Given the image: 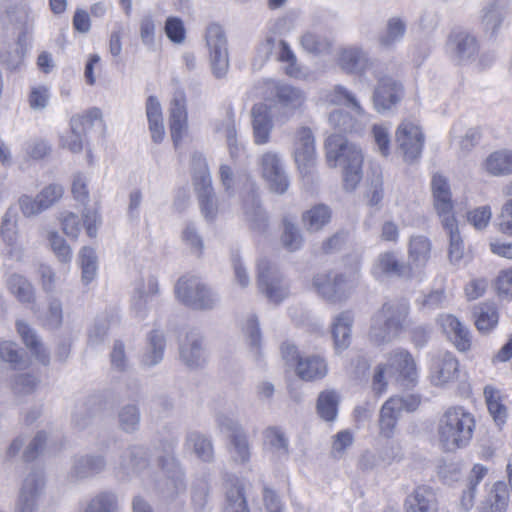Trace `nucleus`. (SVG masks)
Returning a JSON list of instances; mask_svg holds the SVG:
<instances>
[{
	"label": "nucleus",
	"mask_w": 512,
	"mask_h": 512,
	"mask_svg": "<svg viewBox=\"0 0 512 512\" xmlns=\"http://www.w3.org/2000/svg\"><path fill=\"white\" fill-rule=\"evenodd\" d=\"M326 158L329 166L343 167V182L346 191H354L362 179L363 154L361 149L348 142L340 134L330 135L326 142Z\"/></svg>",
	"instance_id": "nucleus-1"
},
{
	"label": "nucleus",
	"mask_w": 512,
	"mask_h": 512,
	"mask_svg": "<svg viewBox=\"0 0 512 512\" xmlns=\"http://www.w3.org/2000/svg\"><path fill=\"white\" fill-rule=\"evenodd\" d=\"M475 420L463 407H450L439 421V440L444 446L462 448L473 436Z\"/></svg>",
	"instance_id": "nucleus-2"
},
{
	"label": "nucleus",
	"mask_w": 512,
	"mask_h": 512,
	"mask_svg": "<svg viewBox=\"0 0 512 512\" xmlns=\"http://www.w3.org/2000/svg\"><path fill=\"white\" fill-rule=\"evenodd\" d=\"M409 308L406 304L384 303L372 318L369 339L375 345H384L395 340L404 328Z\"/></svg>",
	"instance_id": "nucleus-3"
},
{
	"label": "nucleus",
	"mask_w": 512,
	"mask_h": 512,
	"mask_svg": "<svg viewBox=\"0 0 512 512\" xmlns=\"http://www.w3.org/2000/svg\"><path fill=\"white\" fill-rule=\"evenodd\" d=\"M175 295L184 305L196 310L213 309L219 300L217 294L197 277L179 278Z\"/></svg>",
	"instance_id": "nucleus-4"
},
{
	"label": "nucleus",
	"mask_w": 512,
	"mask_h": 512,
	"mask_svg": "<svg viewBox=\"0 0 512 512\" xmlns=\"http://www.w3.org/2000/svg\"><path fill=\"white\" fill-rule=\"evenodd\" d=\"M163 475L156 482L158 494L165 500H174L186 491L184 473L171 451L159 457Z\"/></svg>",
	"instance_id": "nucleus-5"
},
{
	"label": "nucleus",
	"mask_w": 512,
	"mask_h": 512,
	"mask_svg": "<svg viewBox=\"0 0 512 512\" xmlns=\"http://www.w3.org/2000/svg\"><path fill=\"white\" fill-rule=\"evenodd\" d=\"M257 284L266 298L275 304L282 302L289 294V285L279 268L267 259L257 264Z\"/></svg>",
	"instance_id": "nucleus-6"
},
{
	"label": "nucleus",
	"mask_w": 512,
	"mask_h": 512,
	"mask_svg": "<svg viewBox=\"0 0 512 512\" xmlns=\"http://www.w3.org/2000/svg\"><path fill=\"white\" fill-rule=\"evenodd\" d=\"M206 44L209 50L212 73L223 78L229 68L227 39L221 26L211 24L206 31Z\"/></svg>",
	"instance_id": "nucleus-7"
},
{
	"label": "nucleus",
	"mask_w": 512,
	"mask_h": 512,
	"mask_svg": "<svg viewBox=\"0 0 512 512\" xmlns=\"http://www.w3.org/2000/svg\"><path fill=\"white\" fill-rule=\"evenodd\" d=\"M377 85L373 92V105L379 113L396 107L404 97L403 84L390 75H376Z\"/></svg>",
	"instance_id": "nucleus-8"
},
{
	"label": "nucleus",
	"mask_w": 512,
	"mask_h": 512,
	"mask_svg": "<svg viewBox=\"0 0 512 512\" xmlns=\"http://www.w3.org/2000/svg\"><path fill=\"white\" fill-rule=\"evenodd\" d=\"M395 140L405 162L413 163L420 158L425 137L418 125L403 121L396 130Z\"/></svg>",
	"instance_id": "nucleus-9"
},
{
	"label": "nucleus",
	"mask_w": 512,
	"mask_h": 512,
	"mask_svg": "<svg viewBox=\"0 0 512 512\" xmlns=\"http://www.w3.org/2000/svg\"><path fill=\"white\" fill-rule=\"evenodd\" d=\"M388 376L395 378L404 387L414 385L417 378L416 363L409 351L397 348L387 356Z\"/></svg>",
	"instance_id": "nucleus-10"
},
{
	"label": "nucleus",
	"mask_w": 512,
	"mask_h": 512,
	"mask_svg": "<svg viewBox=\"0 0 512 512\" xmlns=\"http://www.w3.org/2000/svg\"><path fill=\"white\" fill-rule=\"evenodd\" d=\"M372 274L377 279L400 278L412 279L416 276V271L412 265L400 260L394 251L380 253L373 266Z\"/></svg>",
	"instance_id": "nucleus-11"
},
{
	"label": "nucleus",
	"mask_w": 512,
	"mask_h": 512,
	"mask_svg": "<svg viewBox=\"0 0 512 512\" xmlns=\"http://www.w3.org/2000/svg\"><path fill=\"white\" fill-rule=\"evenodd\" d=\"M259 165L270 191L280 195L284 194L288 190L290 181L279 155L268 151L260 157Z\"/></svg>",
	"instance_id": "nucleus-12"
},
{
	"label": "nucleus",
	"mask_w": 512,
	"mask_h": 512,
	"mask_svg": "<svg viewBox=\"0 0 512 512\" xmlns=\"http://www.w3.org/2000/svg\"><path fill=\"white\" fill-rule=\"evenodd\" d=\"M96 114L93 110L76 115L70 120V132L62 137V146L73 153L82 151L87 135L93 130Z\"/></svg>",
	"instance_id": "nucleus-13"
},
{
	"label": "nucleus",
	"mask_w": 512,
	"mask_h": 512,
	"mask_svg": "<svg viewBox=\"0 0 512 512\" xmlns=\"http://www.w3.org/2000/svg\"><path fill=\"white\" fill-rule=\"evenodd\" d=\"M274 106L288 119L301 109L306 101L305 92L286 83H276L272 90Z\"/></svg>",
	"instance_id": "nucleus-14"
},
{
	"label": "nucleus",
	"mask_w": 512,
	"mask_h": 512,
	"mask_svg": "<svg viewBox=\"0 0 512 512\" xmlns=\"http://www.w3.org/2000/svg\"><path fill=\"white\" fill-rule=\"evenodd\" d=\"M194 186L202 215L206 220L213 221L216 218L218 206L212 187L211 175L206 165L194 174Z\"/></svg>",
	"instance_id": "nucleus-15"
},
{
	"label": "nucleus",
	"mask_w": 512,
	"mask_h": 512,
	"mask_svg": "<svg viewBox=\"0 0 512 512\" xmlns=\"http://www.w3.org/2000/svg\"><path fill=\"white\" fill-rule=\"evenodd\" d=\"M318 295L330 303H338L347 298L346 278L342 274L322 273L313 279Z\"/></svg>",
	"instance_id": "nucleus-16"
},
{
	"label": "nucleus",
	"mask_w": 512,
	"mask_h": 512,
	"mask_svg": "<svg viewBox=\"0 0 512 512\" xmlns=\"http://www.w3.org/2000/svg\"><path fill=\"white\" fill-rule=\"evenodd\" d=\"M63 193L62 186L50 184L43 188L35 199L27 195L22 196L19 200L20 209L25 216L37 215L58 202Z\"/></svg>",
	"instance_id": "nucleus-17"
},
{
	"label": "nucleus",
	"mask_w": 512,
	"mask_h": 512,
	"mask_svg": "<svg viewBox=\"0 0 512 512\" xmlns=\"http://www.w3.org/2000/svg\"><path fill=\"white\" fill-rule=\"evenodd\" d=\"M169 128L171 138L175 146L182 140L184 131L187 128V101L182 88L176 87L170 103Z\"/></svg>",
	"instance_id": "nucleus-18"
},
{
	"label": "nucleus",
	"mask_w": 512,
	"mask_h": 512,
	"mask_svg": "<svg viewBox=\"0 0 512 512\" xmlns=\"http://www.w3.org/2000/svg\"><path fill=\"white\" fill-rule=\"evenodd\" d=\"M179 357L189 369L203 368L207 362L203 338L196 332H189L179 345Z\"/></svg>",
	"instance_id": "nucleus-19"
},
{
	"label": "nucleus",
	"mask_w": 512,
	"mask_h": 512,
	"mask_svg": "<svg viewBox=\"0 0 512 512\" xmlns=\"http://www.w3.org/2000/svg\"><path fill=\"white\" fill-rule=\"evenodd\" d=\"M447 45L453 59L460 64L473 61L479 52L477 39L466 31L451 33Z\"/></svg>",
	"instance_id": "nucleus-20"
},
{
	"label": "nucleus",
	"mask_w": 512,
	"mask_h": 512,
	"mask_svg": "<svg viewBox=\"0 0 512 512\" xmlns=\"http://www.w3.org/2000/svg\"><path fill=\"white\" fill-rule=\"evenodd\" d=\"M244 220L249 228L259 234H264L268 229V216L262 208L259 194L253 187L243 200Z\"/></svg>",
	"instance_id": "nucleus-21"
},
{
	"label": "nucleus",
	"mask_w": 512,
	"mask_h": 512,
	"mask_svg": "<svg viewBox=\"0 0 512 512\" xmlns=\"http://www.w3.org/2000/svg\"><path fill=\"white\" fill-rule=\"evenodd\" d=\"M295 162L303 175H308L315 164V146L312 131L301 127L297 133L294 152Z\"/></svg>",
	"instance_id": "nucleus-22"
},
{
	"label": "nucleus",
	"mask_w": 512,
	"mask_h": 512,
	"mask_svg": "<svg viewBox=\"0 0 512 512\" xmlns=\"http://www.w3.org/2000/svg\"><path fill=\"white\" fill-rule=\"evenodd\" d=\"M438 322L447 338L459 351L465 352L470 349V332L455 316L451 314L441 315Z\"/></svg>",
	"instance_id": "nucleus-23"
},
{
	"label": "nucleus",
	"mask_w": 512,
	"mask_h": 512,
	"mask_svg": "<svg viewBox=\"0 0 512 512\" xmlns=\"http://www.w3.org/2000/svg\"><path fill=\"white\" fill-rule=\"evenodd\" d=\"M431 189L434 207L441 218V223H444L445 218H455L448 180L442 175L435 174L432 178Z\"/></svg>",
	"instance_id": "nucleus-24"
},
{
	"label": "nucleus",
	"mask_w": 512,
	"mask_h": 512,
	"mask_svg": "<svg viewBox=\"0 0 512 512\" xmlns=\"http://www.w3.org/2000/svg\"><path fill=\"white\" fill-rule=\"evenodd\" d=\"M217 427L229 444L234 448H249V440L245 429L233 417L225 413H217L215 417Z\"/></svg>",
	"instance_id": "nucleus-25"
},
{
	"label": "nucleus",
	"mask_w": 512,
	"mask_h": 512,
	"mask_svg": "<svg viewBox=\"0 0 512 512\" xmlns=\"http://www.w3.org/2000/svg\"><path fill=\"white\" fill-rule=\"evenodd\" d=\"M459 363L450 352H445L434 358L431 367V382L435 386H442L454 380L458 374Z\"/></svg>",
	"instance_id": "nucleus-26"
},
{
	"label": "nucleus",
	"mask_w": 512,
	"mask_h": 512,
	"mask_svg": "<svg viewBox=\"0 0 512 512\" xmlns=\"http://www.w3.org/2000/svg\"><path fill=\"white\" fill-rule=\"evenodd\" d=\"M166 338L161 330L155 329L148 333L146 346L140 357V365L143 368H152L164 358Z\"/></svg>",
	"instance_id": "nucleus-27"
},
{
	"label": "nucleus",
	"mask_w": 512,
	"mask_h": 512,
	"mask_svg": "<svg viewBox=\"0 0 512 512\" xmlns=\"http://www.w3.org/2000/svg\"><path fill=\"white\" fill-rule=\"evenodd\" d=\"M406 512H438L434 490L426 485L418 486L405 500Z\"/></svg>",
	"instance_id": "nucleus-28"
},
{
	"label": "nucleus",
	"mask_w": 512,
	"mask_h": 512,
	"mask_svg": "<svg viewBox=\"0 0 512 512\" xmlns=\"http://www.w3.org/2000/svg\"><path fill=\"white\" fill-rule=\"evenodd\" d=\"M295 373L303 381H317L327 375L328 365L323 357L310 355L298 360Z\"/></svg>",
	"instance_id": "nucleus-29"
},
{
	"label": "nucleus",
	"mask_w": 512,
	"mask_h": 512,
	"mask_svg": "<svg viewBox=\"0 0 512 512\" xmlns=\"http://www.w3.org/2000/svg\"><path fill=\"white\" fill-rule=\"evenodd\" d=\"M253 136L256 144H265L269 141L273 124L266 104H255L251 109Z\"/></svg>",
	"instance_id": "nucleus-30"
},
{
	"label": "nucleus",
	"mask_w": 512,
	"mask_h": 512,
	"mask_svg": "<svg viewBox=\"0 0 512 512\" xmlns=\"http://www.w3.org/2000/svg\"><path fill=\"white\" fill-rule=\"evenodd\" d=\"M353 322L354 316L350 311H343L335 317L331 332L334 341V349L337 353L349 347Z\"/></svg>",
	"instance_id": "nucleus-31"
},
{
	"label": "nucleus",
	"mask_w": 512,
	"mask_h": 512,
	"mask_svg": "<svg viewBox=\"0 0 512 512\" xmlns=\"http://www.w3.org/2000/svg\"><path fill=\"white\" fill-rule=\"evenodd\" d=\"M338 62L347 73H362L372 64L367 52L356 46L343 49Z\"/></svg>",
	"instance_id": "nucleus-32"
},
{
	"label": "nucleus",
	"mask_w": 512,
	"mask_h": 512,
	"mask_svg": "<svg viewBox=\"0 0 512 512\" xmlns=\"http://www.w3.org/2000/svg\"><path fill=\"white\" fill-rule=\"evenodd\" d=\"M509 492L506 483L498 481L493 484L477 512H505L508 506Z\"/></svg>",
	"instance_id": "nucleus-33"
},
{
	"label": "nucleus",
	"mask_w": 512,
	"mask_h": 512,
	"mask_svg": "<svg viewBox=\"0 0 512 512\" xmlns=\"http://www.w3.org/2000/svg\"><path fill=\"white\" fill-rule=\"evenodd\" d=\"M281 226L280 242L282 246L289 252H295L301 249L304 238L295 220L290 216H284Z\"/></svg>",
	"instance_id": "nucleus-34"
},
{
	"label": "nucleus",
	"mask_w": 512,
	"mask_h": 512,
	"mask_svg": "<svg viewBox=\"0 0 512 512\" xmlns=\"http://www.w3.org/2000/svg\"><path fill=\"white\" fill-rule=\"evenodd\" d=\"M449 235L448 258L451 264L459 265L464 256V243L455 218H445L442 223Z\"/></svg>",
	"instance_id": "nucleus-35"
},
{
	"label": "nucleus",
	"mask_w": 512,
	"mask_h": 512,
	"mask_svg": "<svg viewBox=\"0 0 512 512\" xmlns=\"http://www.w3.org/2000/svg\"><path fill=\"white\" fill-rule=\"evenodd\" d=\"M486 171L493 176L512 174V150L502 149L491 153L484 163Z\"/></svg>",
	"instance_id": "nucleus-36"
},
{
	"label": "nucleus",
	"mask_w": 512,
	"mask_h": 512,
	"mask_svg": "<svg viewBox=\"0 0 512 512\" xmlns=\"http://www.w3.org/2000/svg\"><path fill=\"white\" fill-rule=\"evenodd\" d=\"M16 327L23 343L36 359L44 365L48 364L49 355L33 330L23 321L17 322Z\"/></svg>",
	"instance_id": "nucleus-37"
},
{
	"label": "nucleus",
	"mask_w": 512,
	"mask_h": 512,
	"mask_svg": "<svg viewBox=\"0 0 512 512\" xmlns=\"http://www.w3.org/2000/svg\"><path fill=\"white\" fill-rule=\"evenodd\" d=\"M431 243L425 236H415L410 239L408 256L413 270L423 268L430 258Z\"/></svg>",
	"instance_id": "nucleus-38"
},
{
	"label": "nucleus",
	"mask_w": 512,
	"mask_h": 512,
	"mask_svg": "<svg viewBox=\"0 0 512 512\" xmlns=\"http://www.w3.org/2000/svg\"><path fill=\"white\" fill-rule=\"evenodd\" d=\"M507 9L505 0H493L484 9L482 15V25L486 31H491L494 35L500 28Z\"/></svg>",
	"instance_id": "nucleus-39"
},
{
	"label": "nucleus",
	"mask_w": 512,
	"mask_h": 512,
	"mask_svg": "<svg viewBox=\"0 0 512 512\" xmlns=\"http://www.w3.org/2000/svg\"><path fill=\"white\" fill-rule=\"evenodd\" d=\"M339 403L340 395L336 390L320 392L316 403L318 415L327 422L334 421L337 417Z\"/></svg>",
	"instance_id": "nucleus-40"
},
{
	"label": "nucleus",
	"mask_w": 512,
	"mask_h": 512,
	"mask_svg": "<svg viewBox=\"0 0 512 512\" xmlns=\"http://www.w3.org/2000/svg\"><path fill=\"white\" fill-rule=\"evenodd\" d=\"M226 512H249L244 495V485L235 478L228 482L226 490Z\"/></svg>",
	"instance_id": "nucleus-41"
},
{
	"label": "nucleus",
	"mask_w": 512,
	"mask_h": 512,
	"mask_svg": "<svg viewBox=\"0 0 512 512\" xmlns=\"http://www.w3.org/2000/svg\"><path fill=\"white\" fill-rule=\"evenodd\" d=\"M476 328L487 333L498 323V311L494 303H481L473 308Z\"/></svg>",
	"instance_id": "nucleus-42"
},
{
	"label": "nucleus",
	"mask_w": 512,
	"mask_h": 512,
	"mask_svg": "<svg viewBox=\"0 0 512 512\" xmlns=\"http://www.w3.org/2000/svg\"><path fill=\"white\" fill-rule=\"evenodd\" d=\"M216 131L224 135L229 154L232 159H236L242 150V146L237 141L235 115L231 109L227 111L226 118L222 123L217 125Z\"/></svg>",
	"instance_id": "nucleus-43"
},
{
	"label": "nucleus",
	"mask_w": 512,
	"mask_h": 512,
	"mask_svg": "<svg viewBox=\"0 0 512 512\" xmlns=\"http://www.w3.org/2000/svg\"><path fill=\"white\" fill-rule=\"evenodd\" d=\"M61 224L63 232L69 237H77L82 227L85 228L88 236L95 235V219L89 214H86L81 222L75 214L67 213L63 216Z\"/></svg>",
	"instance_id": "nucleus-44"
},
{
	"label": "nucleus",
	"mask_w": 512,
	"mask_h": 512,
	"mask_svg": "<svg viewBox=\"0 0 512 512\" xmlns=\"http://www.w3.org/2000/svg\"><path fill=\"white\" fill-rule=\"evenodd\" d=\"M399 459L400 456L394 450H365L361 455L359 465L362 469H373L385 467Z\"/></svg>",
	"instance_id": "nucleus-45"
},
{
	"label": "nucleus",
	"mask_w": 512,
	"mask_h": 512,
	"mask_svg": "<svg viewBox=\"0 0 512 512\" xmlns=\"http://www.w3.org/2000/svg\"><path fill=\"white\" fill-rule=\"evenodd\" d=\"M331 218V210L324 204L313 206L302 214V222L307 231L317 232L321 230Z\"/></svg>",
	"instance_id": "nucleus-46"
},
{
	"label": "nucleus",
	"mask_w": 512,
	"mask_h": 512,
	"mask_svg": "<svg viewBox=\"0 0 512 512\" xmlns=\"http://www.w3.org/2000/svg\"><path fill=\"white\" fill-rule=\"evenodd\" d=\"M406 32V22L399 17L388 19L385 31L379 35L378 42L383 48H392L401 41Z\"/></svg>",
	"instance_id": "nucleus-47"
},
{
	"label": "nucleus",
	"mask_w": 512,
	"mask_h": 512,
	"mask_svg": "<svg viewBox=\"0 0 512 512\" xmlns=\"http://www.w3.org/2000/svg\"><path fill=\"white\" fill-rule=\"evenodd\" d=\"M119 427L127 432L136 431L140 424V411L137 405L127 404L123 406L118 413Z\"/></svg>",
	"instance_id": "nucleus-48"
},
{
	"label": "nucleus",
	"mask_w": 512,
	"mask_h": 512,
	"mask_svg": "<svg viewBox=\"0 0 512 512\" xmlns=\"http://www.w3.org/2000/svg\"><path fill=\"white\" fill-rule=\"evenodd\" d=\"M394 401H386L380 410V431L383 436L390 438L393 435L398 417V413L393 407Z\"/></svg>",
	"instance_id": "nucleus-49"
},
{
	"label": "nucleus",
	"mask_w": 512,
	"mask_h": 512,
	"mask_svg": "<svg viewBox=\"0 0 512 512\" xmlns=\"http://www.w3.org/2000/svg\"><path fill=\"white\" fill-rule=\"evenodd\" d=\"M8 286L11 293L20 302H32L34 299L31 284L21 275L14 274L8 280Z\"/></svg>",
	"instance_id": "nucleus-50"
},
{
	"label": "nucleus",
	"mask_w": 512,
	"mask_h": 512,
	"mask_svg": "<svg viewBox=\"0 0 512 512\" xmlns=\"http://www.w3.org/2000/svg\"><path fill=\"white\" fill-rule=\"evenodd\" d=\"M145 285L144 281L140 280L134 289V292L131 297V311L134 316L140 320L146 318L148 314V300L149 298L145 296Z\"/></svg>",
	"instance_id": "nucleus-51"
},
{
	"label": "nucleus",
	"mask_w": 512,
	"mask_h": 512,
	"mask_svg": "<svg viewBox=\"0 0 512 512\" xmlns=\"http://www.w3.org/2000/svg\"><path fill=\"white\" fill-rule=\"evenodd\" d=\"M301 45L305 51L315 55L326 53L331 47L327 38L312 32H306L301 37Z\"/></svg>",
	"instance_id": "nucleus-52"
},
{
	"label": "nucleus",
	"mask_w": 512,
	"mask_h": 512,
	"mask_svg": "<svg viewBox=\"0 0 512 512\" xmlns=\"http://www.w3.org/2000/svg\"><path fill=\"white\" fill-rule=\"evenodd\" d=\"M79 261L82 270V279L88 284L94 280L96 275L95 253L93 248L84 247L80 252Z\"/></svg>",
	"instance_id": "nucleus-53"
},
{
	"label": "nucleus",
	"mask_w": 512,
	"mask_h": 512,
	"mask_svg": "<svg viewBox=\"0 0 512 512\" xmlns=\"http://www.w3.org/2000/svg\"><path fill=\"white\" fill-rule=\"evenodd\" d=\"M182 240L190 248L191 252L197 256L202 254L204 244L201 235L192 222H187L182 231Z\"/></svg>",
	"instance_id": "nucleus-54"
},
{
	"label": "nucleus",
	"mask_w": 512,
	"mask_h": 512,
	"mask_svg": "<svg viewBox=\"0 0 512 512\" xmlns=\"http://www.w3.org/2000/svg\"><path fill=\"white\" fill-rule=\"evenodd\" d=\"M329 122L340 133H351L356 130V120L348 112L342 110L331 112Z\"/></svg>",
	"instance_id": "nucleus-55"
},
{
	"label": "nucleus",
	"mask_w": 512,
	"mask_h": 512,
	"mask_svg": "<svg viewBox=\"0 0 512 512\" xmlns=\"http://www.w3.org/2000/svg\"><path fill=\"white\" fill-rule=\"evenodd\" d=\"M384 196L383 178L380 172L373 170L368 182L366 197L371 206L378 205Z\"/></svg>",
	"instance_id": "nucleus-56"
},
{
	"label": "nucleus",
	"mask_w": 512,
	"mask_h": 512,
	"mask_svg": "<svg viewBox=\"0 0 512 512\" xmlns=\"http://www.w3.org/2000/svg\"><path fill=\"white\" fill-rule=\"evenodd\" d=\"M110 363L114 370L125 372L129 368V358L126 355L125 344L121 340H115L110 352Z\"/></svg>",
	"instance_id": "nucleus-57"
},
{
	"label": "nucleus",
	"mask_w": 512,
	"mask_h": 512,
	"mask_svg": "<svg viewBox=\"0 0 512 512\" xmlns=\"http://www.w3.org/2000/svg\"><path fill=\"white\" fill-rule=\"evenodd\" d=\"M331 102L351 107L358 114H361L363 112V109L360 106L356 97L349 90H347L345 87L341 85L335 86Z\"/></svg>",
	"instance_id": "nucleus-58"
},
{
	"label": "nucleus",
	"mask_w": 512,
	"mask_h": 512,
	"mask_svg": "<svg viewBox=\"0 0 512 512\" xmlns=\"http://www.w3.org/2000/svg\"><path fill=\"white\" fill-rule=\"evenodd\" d=\"M49 88L44 85L34 86L28 95L29 106L34 110L44 109L49 102Z\"/></svg>",
	"instance_id": "nucleus-59"
},
{
	"label": "nucleus",
	"mask_w": 512,
	"mask_h": 512,
	"mask_svg": "<svg viewBox=\"0 0 512 512\" xmlns=\"http://www.w3.org/2000/svg\"><path fill=\"white\" fill-rule=\"evenodd\" d=\"M167 37L175 43H181L185 38V29L180 18L169 17L165 23Z\"/></svg>",
	"instance_id": "nucleus-60"
},
{
	"label": "nucleus",
	"mask_w": 512,
	"mask_h": 512,
	"mask_svg": "<svg viewBox=\"0 0 512 512\" xmlns=\"http://www.w3.org/2000/svg\"><path fill=\"white\" fill-rule=\"evenodd\" d=\"M264 444L272 448H287L288 439L278 427H268L264 431Z\"/></svg>",
	"instance_id": "nucleus-61"
},
{
	"label": "nucleus",
	"mask_w": 512,
	"mask_h": 512,
	"mask_svg": "<svg viewBox=\"0 0 512 512\" xmlns=\"http://www.w3.org/2000/svg\"><path fill=\"white\" fill-rule=\"evenodd\" d=\"M446 302V294L443 289L431 291L419 302L423 309L435 310L442 308Z\"/></svg>",
	"instance_id": "nucleus-62"
},
{
	"label": "nucleus",
	"mask_w": 512,
	"mask_h": 512,
	"mask_svg": "<svg viewBox=\"0 0 512 512\" xmlns=\"http://www.w3.org/2000/svg\"><path fill=\"white\" fill-rule=\"evenodd\" d=\"M276 48V39L272 36L266 37V39L257 47L255 64L262 66L273 55Z\"/></svg>",
	"instance_id": "nucleus-63"
},
{
	"label": "nucleus",
	"mask_w": 512,
	"mask_h": 512,
	"mask_svg": "<svg viewBox=\"0 0 512 512\" xmlns=\"http://www.w3.org/2000/svg\"><path fill=\"white\" fill-rule=\"evenodd\" d=\"M496 290L500 297L512 298V269L502 271L496 280Z\"/></svg>",
	"instance_id": "nucleus-64"
}]
</instances>
